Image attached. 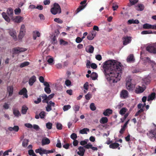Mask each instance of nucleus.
I'll return each instance as SVG.
<instances>
[{"label":"nucleus","mask_w":156,"mask_h":156,"mask_svg":"<svg viewBox=\"0 0 156 156\" xmlns=\"http://www.w3.org/2000/svg\"><path fill=\"white\" fill-rule=\"evenodd\" d=\"M103 67L106 78L110 84L120 80L123 67L120 63L115 60L108 61L104 63Z\"/></svg>","instance_id":"f257e3e1"},{"label":"nucleus","mask_w":156,"mask_h":156,"mask_svg":"<svg viewBox=\"0 0 156 156\" xmlns=\"http://www.w3.org/2000/svg\"><path fill=\"white\" fill-rule=\"evenodd\" d=\"M51 13L54 15L59 14L61 12V10L60 6L57 3H55L54 4L53 7L50 10Z\"/></svg>","instance_id":"f03ea898"},{"label":"nucleus","mask_w":156,"mask_h":156,"mask_svg":"<svg viewBox=\"0 0 156 156\" xmlns=\"http://www.w3.org/2000/svg\"><path fill=\"white\" fill-rule=\"evenodd\" d=\"M147 134L149 138H154V140L156 141V128L150 130L147 133Z\"/></svg>","instance_id":"7ed1b4c3"},{"label":"nucleus","mask_w":156,"mask_h":156,"mask_svg":"<svg viewBox=\"0 0 156 156\" xmlns=\"http://www.w3.org/2000/svg\"><path fill=\"white\" fill-rule=\"evenodd\" d=\"M87 0H84L82 1L80 3V4L81 5L79 6L76 10L77 13L79 12L81 10L83 9L87 5Z\"/></svg>","instance_id":"20e7f679"},{"label":"nucleus","mask_w":156,"mask_h":156,"mask_svg":"<svg viewBox=\"0 0 156 156\" xmlns=\"http://www.w3.org/2000/svg\"><path fill=\"white\" fill-rule=\"evenodd\" d=\"M154 46H154H148L146 48L147 51L151 53L156 54V48Z\"/></svg>","instance_id":"39448f33"},{"label":"nucleus","mask_w":156,"mask_h":156,"mask_svg":"<svg viewBox=\"0 0 156 156\" xmlns=\"http://www.w3.org/2000/svg\"><path fill=\"white\" fill-rule=\"evenodd\" d=\"M47 106L46 107V111L49 112L52 110L51 107H55V103L52 102L51 101H50L47 103Z\"/></svg>","instance_id":"423d86ee"},{"label":"nucleus","mask_w":156,"mask_h":156,"mask_svg":"<svg viewBox=\"0 0 156 156\" xmlns=\"http://www.w3.org/2000/svg\"><path fill=\"white\" fill-rule=\"evenodd\" d=\"M132 37L126 36L122 38L123 40V44L126 45L130 43L132 40Z\"/></svg>","instance_id":"0eeeda50"},{"label":"nucleus","mask_w":156,"mask_h":156,"mask_svg":"<svg viewBox=\"0 0 156 156\" xmlns=\"http://www.w3.org/2000/svg\"><path fill=\"white\" fill-rule=\"evenodd\" d=\"M146 61L152 66V67L154 69L156 68V63L154 61L151 60L149 57H146Z\"/></svg>","instance_id":"6e6552de"},{"label":"nucleus","mask_w":156,"mask_h":156,"mask_svg":"<svg viewBox=\"0 0 156 156\" xmlns=\"http://www.w3.org/2000/svg\"><path fill=\"white\" fill-rule=\"evenodd\" d=\"M146 61L152 66V67L154 69L156 68V63L154 61L151 60L149 57H146Z\"/></svg>","instance_id":"1a4fd4ad"},{"label":"nucleus","mask_w":156,"mask_h":156,"mask_svg":"<svg viewBox=\"0 0 156 156\" xmlns=\"http://www.w3.org/2000/svg\"><path fill=\"white\" fill-rule=\"evenodd\" d=\"M9 34L14 39L15 41L17 40L16 33V31L13 29L10 30L9 31Z\"/></svg>","instance_id":"9d476101"},{"label":"nucleus","mask_w":156,"mask_h":156,"mask_svg":"<svg viewBox=\"0 0 156 156\" xmlns=\"http://www.w3.org/2000/svg\"><path fill=\"white\" fill-rule=\"evenodd\" d=\"M13 21L16 23H19L21 22L23 20L24 18L23 17L20 16H16L15 17H13L12 18Z\"/></svg>","instance_id":"9b49d317"},{"label":"nucleus","mask_w":156,"mask_h":156,"mask_svg":"<svg viewBox=\"0 0 156 156\" xmlns=\"http://www.w3.org/2000/svg\"><path fill=\"white\" fill-rule=\"evenodd\" d=\"M128 92L126 90H123L121 92L120 97L122 98L125 99L128 97Z\"/></svg>","instance_id":"f8f14e48"},{"label":"nucleus","mask_w":156,"mask_h":156,"mask_svg":"<svg viewBox=\"0 0 156 156\" xmlns=\"http://www.w3.org/2000/svg\"><path fill=\"white\" fill-rule=\"evenodd\" d=\"M145 90V88L140 86H138L136 88L135 92L136 94H140L143 93Z\"/></svg>","instance_id":"ddd939ff"},{"label":"nucleus","mask_w":156,"mask_h":156,"mask_svg":"<svg viewBox=\"0 0 156 156\" xmlns=\"http://www.w3.org/2000/svg\"><path fill=\"white\" fill-rule=\"evenodd\" d=\"M36 81V77L34 76H32L29 79L28 83L30 86H32Z\"/></svg>","instance_id":"4468645a"},{"label":"nucleus","mask_w":156,"mask_h":156,"mask_svg":"<svg viewBox=\"0 0 156 156\" xmlns=\"http://www.w3.org/2000/svg\"><path fill=\"white\" fill-rule=\"evenodd\" d=\"M79 151L77 152V154L78 155L80 156H83L85 150L83 147L80 146L78 148Z\"/></svg>","instance_id":"2eb2a0df"},{"label":"nucleus","mask_w":156,"mask_h":156,"mask_svg":"<svg viewBox=\"0 0 156 156\" xmlns=\"http://www.w3.org/2000/svg\"><path fill=\"white\" fill-rule=\"evenodd\" d=\"M7 91L8 93L9 96L12 95L13 92V87L12 86H9L7 87Z\"/></svg>","instance_id":"dca6fc26"},{"label":"nucleus","mask_w":156,"mask_h":156,"mask_svg":"<svg viewBox=\"0 0 156 156\" xmlns=\"http://www.w3.org/2000/svg\"><path fill=\"white\" fill-rule=\"evenodd\" d=\"M119 144L117 143H112L110 144L109 147L110 148L113 149H116L118 148V149H120V148L119 147Z\"/></svg>","instance_id":"f3484780"},{"label":"nucleus","mask_w":156,"mask_h":156,"mask_svg":"<svg viewBox=\"0 0 156 156\" xmlns=\"http://www.w3.org/2000/svg\"><path fill=\"white\" fill-rule=\"evenodd\" d=\"M13 113L14 115L16 117H18L21 115V114L18 109L15 108H12Z\"/></svg>","instance_id":"a211bd4d"},{"label":"nucleus","mask_w":156,"mask_h":156,"mask_svg":"<svg viewBox=\"0 0 156 156\" xmlns=\"http://www.w3.org/2000/svg\"><path fill=\"white\" fill-rule=\"evenodd\" d=\"M112 113V110L109 108L107 109L103 112V115L105 116H109Z\"/></svg>","instance_id":"6ab92c4d"},{"label":"nucleus","mask_w":156,"mask_h":156,"mask_svg":"<svg viewBox=\"0 0 156 156\" xmlns=\"http://www.w3.org/2000/svg\"><path fill=\"white\" fill-rule=\"evenodd\" d=\"M94 47L91 45H89L88 47L86 48V51L89 53H92L94 51Z\"/></svg>","instance_id":"aec40b11"},{"label":"nucleus","mask_w":156,"mask_h":156,"mask_svg":"<svg viewBox=\"0 0 156 156\" xmlns=\"http://www.w3.org/2000/svg\"><path fill=\"white\" fill-rule=\"evenodd\" d=\"M127 62H133L135 61L134 56L133 54H130L128 56L126 59Z\"/></svg>","instance_id":"412c9836"},{"label":"nucleus","mask_w":156,"mask_h":156,"mask_svg":"<svg viewBox=\"0 0 156 156\" xmlns=\"http://www.w3.org/2000/svg\"><path fill=\"white\" fill-rule=\"evenodd\" d=\"M135 85L132 84V83H126V87L127 89L129 90L132 91L133 90L134 87Z\"/></svg>","instance_id":"4be33fe9"},{"label":"nucleus","mask_w":156,"mask_h":156,"mask_svg":"<svg viewBox=\"0 0 156 156\" xmlns=\"http://www.w3.org/2000/svg\"><path fill=\"white\" fill-rule=\"evenodd\" d=\"M136 9L138 11H142L144 9V5L142 4H138L137 6H136Z\"/></svg>","instance_id":"5701e85b"},{"label":"nucleus","mask_w":156,"mask_h":156,"mask_svg":"<svg viewBox=\"0 0 156 156\" xmlns=\"http://www.w3.org/2000/svg\"><path fill=\"white\" fill-rule=\"evenodd\" d=\"M7 13L9 16L12 19L13 16V11L12 9L10 8L7 10Z\"/></svg>","instance_id":"b1692460"},{"label":"nucleus","mask_w":156,"mask_h":156,"mask_svg":"<svg viewBox=\"0 0 156 156\" xmlns=\"http://www.w3.org/2000/svg\"><path fill=\"white\" fill-rule=\"evenodd\" d=\"M50 142V140L47 138H45L42 139L41 141L42 145L48 144Z\"/></svg>","instance_id":"393cba45"},{"label":"nucleus","mask_w":156,"mask_h":156,"mask_svg":"<svg viewBox=\"0 0 156 156\" xmlns=\"http://www.w3.org/2000/svg\"><path fill=\"white\" fill-rule=\"evenodd\" d=\"M40 97H41L43 99V100L42 101V102L43 103H48V101L47 96L46 94H42L41 95Z\"/></svg>","instance_id":"a878e982"},{"label":"nucleus","mask_w":156,"mask_h":156,"mask_svg":"<svg viewBox=\"0 0 156 156\" xmlns=\"http://www.w3.org/2000/svg\"><path fill=\"white\" fill-rule=\"evenodd\" d=\"M33 38L34 40H35L37 37H39L40 36V33L37 31H34L33 33Z\"/></svg>","instance_id":"bb28decb"},{"label":"nucleus","mask_w":156,"mask_h":156,"mask_svg":"<svg viewBox=\"0 0 156 156\" xmlns=\"http://www.w3.org/2000/svg\"><path fill=\"white\" fill-rule=\"evenodd\" d=\"M19 129V127L17 126H15L13 127H10L8 128V129L10 131L13 130L15 132H18Z\"/></svg>","instance_id":"cd10ccee"},{"label":"nucleus","mask_w":156,"mask_h":156,"mask_svg":"<svg viewBox=\"0 0 156 156\" xmlns=\"http://www.w3.org/2000/svg\"><path fill=\"white\" fill-rule=\"evenodd\" d=\"M108 121V119L106 117H102L100 120L101 123L104 124L107 123Z\"/></svg>","instance_id":"c85d7f7f"},{"label":"nucleus","mask_w":156,"mask_h":156,"mask_svg":"<svg viewBox=\"0 0 156 156\" xmlns=\"http://www.w3.org/2000/svg\"><path fill=\"white\" fill-rule=\"evenodd\" d=\"M143 28L144 29H152L153 25L146 23L143 25Z\"/></svg>","instance_id":"c756f323"},{"label":"nucleus","mask_w":156,"mask_h":156,"mask_svg":"<svg viewBox=\"0 0 156 156\" xmlns=\"http://www.w3.org/2000/svg\"><path fill=\"white\" fill-rule=\"evenodd\" d=\"M155 94L154 93H152L149 95L147 98V101H149L151 100H153L155 98Z\"/></svg>","instance_id":"7c9ffc66"},{"label":"nucleus","mask_w":156,"mask_h":156,"mask_svg":"<svg viewBox=\"0 0 156 156\" xmlns=\"http://www.w3.org/2000/svg\"><path fill=\"white\" fill-rule=\"evenodd\" d=\"M2 15L4 19L7 22H9L10 21V19L7 15L6 13L5 12H3L2 14Z\"/></svg>","instance_id":"2f4dec72"},{"label":"nucleus","mask_w":156,"mask_h":156,"mask_svg":"<svg viewBox=\"0 0 156 156\" xmlns=\"http://www.w3.org/2000/svg\"><path fill=\"white\" fill-rule=\"evenodd\" d=\"M97 74L95 72H93L90 75V77L93 80H96L98 77Z\"/></svg>","instance_id":"473e14b6"},{"label":"nucleus","mask_w":156,"mask_h":156,"mask_svg":"<svg viewBox=\"0 0 156 156\" xmlns=\"http://www.w3.org/2000/svg\"><path fill=\"white\" fill-rule=\"evenodd\" d=\"M19 48V47H17L13 48L12 49L13 54H17L20 53Z\"/></svg>","instance_id":"72a5a7b5"},{"label":"nucleus","mask_w":156,"mask_h":156,"mask_svg":"<svg viewBox=\"0 0 156 156\" xmlns=\"http://www.w3.org/2000/svg\"><path fill=\"white\" fill-rule=\"evenodd\" d=\"M27 89L25 88H23L22 89L20 90L19 92V94L20 95H23L25 93H27Z\"/></svg>","instance_id":"f704fd0d"},{"label":"nucleus","mask_w":156,"mask_h":156,"mask_svg":"<svg viewBox=\"0 0 156 156\" xmlns=\"http://www.w3.org/2000/svg\"><path fill=\"white\" fill-rule=\"evenodd\" d=\"M28 109V108L25 105L23 106L22 108V113L23 114H26Z\"/></svg>","instance_id":"c9c22d12"},{"label":"nucleus","mask_w":156,"mask_h":156,"mask_svg":"<svg viewBox=\"0 0 156 156\" xmlns=\"http://www.w3.org/2000/svg\"><path fill=\"white\" fill-rule=\"evenodd\" d=\"M89 130L87 128H84L80 131V133L82 134H87V131L89 132Z\"/></svg>","instance_id":"e433bc0d"},{"label":"nucleus","mask_w":156,"mask_h":156,"mask_svg":"<svg viewBox=\"0 0 156 156\" xmlns=\"http://www.w3.org/2000/svg\"><path fill=\"white\" fill-rule=\"evenodd\" d=\"M28 139H24L23 141L22 146L24 147H26L28 145V142H29Z\"/></svg>","instance_id":"4c0bfd02"},{"label":"nucleus","mask_w":156,"mask_h":156,"mask_svg":"<svg viewBox=\"0 0 156 156\" xmlns=\"http://www.w3.org/2000/svg\"><path fill=\"white\" fill-rule=\"evenodd\" d=\"M29 64H30V63L28 62H24L23 63H21L20 66V67L21 68H23L25 66H28L29 65Z\"/></svg>","instance_id":"58836bf2"},{"label":"nucleus","mask_w":156,"mask_h":156,"mask_svg":"<svg viewBox=\"0 0 156 156\" xmlns=\"http://www.w3.org/2000/svg\"><path fill=\"white\" fill-rule=\"evenodd\" d=\"M127 111V109L125 108H122L119 111V114L121 115H123L125 114Z\"/></svg>","instance_id":"ea45409f"},{"label":"nucleus","mask_w":156,"mask_h":156,"mask_svg":"<svg viewBox=\"0 0 156 156\" xmlns=\"http://www.w3.org/2000/svg\"><path fill=\"white\" fill-rule=\"evenodd\" d=\"M25 33V32H23L22 31L21 32H20L19 34L18 37L19 39V40L22 39L24 36Z\"/></svg>","instance_id":"a19ab883"},{"label":"nucleus","mask_w":156,"mask_h":156,"mask_svg":"<svg viewBox=\"0 0 156 156\" xmlns=\"http://www.w3.org/2000/svg\"><path fill=\"white\" fill-rule=\"evenodd\" d=\"M153 34V32L151 30H144L142 31L141 32V34Z\"/></svg>","instance_id":"79ce46f5"},{"label":"nucleus","mask_w":156,"mask_h":156,"mask_svg":"<svg viewBox=\"0 0 156 156\" xmlns=\"http://www.w3.org/2000/svg\"><path fill=\"white\" fill-rule=\"evenodd\" d=\"M90 109L93 111H95L96 109V107L95 106V105H94V104L92 103H91L90 106Z\"/></svg>","instance_id":"37998d69"},{"label":"nucleus","mask_w":156,"mask_h":156,"mask_svg":"<svg viewBox=\"0 0 156 156\" xmlns=\"http://www.w3.org/2000/svg\"><path fill=\"white\" fill-rule=\"evenodd\" d=\"M21 12V9L19 8L16 9L14 10V12L16 15H19Z\"/></svg>","instance_id":"c03bdc74"},{"label":"nucleus","mask_w":156,"mask_h":156,"mask_svg":"<svg viewBox=\"0 0 156 156\" xmlns=\"http://www.w3.org/2000/svg\"><path fill=\"white\" fill-rule=\"evenodd\" d=\"M52 43H53L55 44L57 42V41L56 40V36L55 34H54L52 35Z\"/></svg>","instance_id":"a18cd8bd"},{"label":"nucleus","mask_w":156,"mask_h":156,"mask_svg":"<svg viewBox=\"0 0 156 156\" xmlns=\"http://www.w3.org/2000/svg\"><path fill=\"white\" fill-rule=\"evenodd\" d=\"M52 123L48 122L46 124V126L48 129H51L52 127Z\"/></svg>","instance_id":"49530a36"},{"label":"nucleus","mask_w":156,"mask_h":156,"mask_svg":"<svg viewBox=\"0 0 156 156\" xmlns=\"http://www.w3.org/2000/svg\"><path fill=\"white\" fill-rule=\"evenodd\" d=\"M49 87H45L44 89V91L48 94H49L51 92V89Z\"/></svg>","instance_id":"de8ad7c7"},{"label":"nucleus","mask_w":156,"mask_h":156,"mask_svg":"<svg viewBox=\"0 0 156 156\" xmlns=\"http://www.w3.org/2000/svg\"><path fill=\"white\" fill-rule=\"evenodd\" d=\"M70 108H71V106L69 105H65L63 106V110L64 111H66L68 110V109H70Z\"/></svg>","instance_id":"09e8293b"},{"label":"nucleus","mask_w":156,"mask_h":156,"mask_svg":"<svg viewBox=\"0 0 156 156\" xmlns=\"http://www.w3.org/2000/svg\"><path fill=\"white\" fill-rule=\"evenodd\" d=\"M54 21L58 23H63V21L58 18H55Z\"/></svg>","instance_id":"8fccbe9b"},{"label":"nucleus","mask_w":156,"mask_h":156,"mask_svg":"<svg viewBox=\"0 0 156 156\" xmlns=\"http://www.w3.org/2000/svg\"><path fill=\"white\" fill-rule=\"evenodd\" d=\"M22 31L24 32H26L25 27L24 24L22 25L21 26L20 32Z\"/></svg>","instance_id":"3c124183"},{"label":"nucleus","mask_w":156,"mask_h":156,"mask_svg":"<svg viewBox=\"0 0 156 156\" xmlns=\"http://www.w3.org/2000/svg\"><path fill=\"white\" fill-rule=\"evenodd\" d=\"M57 141V143L56 144V147L58 148H61L62 147V146L60 140L58 139Z\"/></svg>","instance_id":"603ef678"},{"label":"nucleus","mask_w":156,"mask_h":156,"mask_svg":"<svg viewBox=\"0 0 156 156\" xmlns=\"http://www.w3.org/2000/svg\"><path fill=\"white\" fill-rule=\"evenodd\" d=\"M70 137L71 139H73V140H75L77 137V135L74 133H73L70 136Z\"/></svg>","instance_id":"864d4df0"},{"label":"nucleus","mask_w":156,"mask_h":156,"mask_svg":"<svg viewBox=\"0 0 156 156\" xmlns=\"http://www.w3.org/2000/svg\"><path fill=\"white\" fill-rule=\"evenodd\" d=\"M60 43L61 44H62L64 45H66L68 44V42L63 40L61 39L60 40Z\"/></svg>","instance_id":"5fc2aeb1"},{"label":"nucleus","mask_w":156,"mask_h":156,"mask_svg":"<svg viewBox=\"0 0 156 156\" xmlns=\"http://www.w3.org/2000/svg\"><path fill=\"white\" fill-rule=\"evenodd\" d=\"M144 111V110L143 108L140 109L139 111H138L136 113L135 115V116H138L141 113L143 112Z\"/></svg>","instance_id":"6e6d98bb"},{"label":"nucleus","mask_w":156,"mask_h":156,"mask_svg":"<svg viewBox=\"0 0 156 156\" xmlns=\"http://www.w3.org/2000/svg\"><path fill=\"white\" fill-rule=\"evenodd\" d=\"M39 116L41 119L44 118L45 116V112L44 111L41 112L39 114Z\"/></svg>","instance_id":"4d7b16f0"},{"label":"nucleus","mask_w":156,"mask_h":156,"mask_svg":"<svg viewBox=\"0 0 156 156\" xmlns=\"http://www.w3.org/2000/svg\"><path fill=\"white\" fill-rule=\"evenodd\" d=\"M86 99L87 100H89L92 97V95L91 94H89V93L87 94L85 96Z\"/></svg>","instance_id":"13d9d810"},{"label":"nucleus","mask_w":156,"mask_h":156,"mask_svg":"<svg viewBox=\"0 0 156 156\" xmlns=\"http://www.w3.org/2000/svg\"><path fill=\"white\" fill-rule=\"evenodd\" d=\"M65 84L67 86H69L71 84V81L69 80H67L65 82Z\"/></svg>","instance_id":"bf43d9fd"},{"label":"nucleus","mask_w":156,"mask_h":156,"mask_svg":"<svg viewBox=\"0 0 156 156\" xmlns=\"http://www.w3.org/2000/svg\"><path fill=\"white\" fill-rule=\"evenodd\" d=\"M94 37L93 36V35L92 34H89L87 36V38L88 40H92Z\"/></svg>","instance_id":"052dcab7"},{"label":"nucleus","mask_w":156,"mask_h":156,"mask_svg":"<svg viewBox=\"0 0 156 156\" xmlns=\"http://www.w3.org/2000/svg\"><path fill=\"white\" fill-rule=\"evenodd\" d=\"M80 106L77 105H75L73 108V109L76 112L79 110Z\"/></svg>","instance_id":"680f3d73"},{"label":"nucleus","mask_w":156,"mask_h":156,"mask_svg":"<svg viewBox=\"0 0 156 156\" xmlns=\"http://www.w3.org/2000/svg\"><path fill=\"white\" fill-rule=\"evenodd\" d=\"M129 1L131 5H134L138 2L137 0H129Z\"/></svg>","instance_id":"e2e57ef3"},{"label":"nucleus","mask_w":156,"mask_h":156,"mask_svg":"<svg viewBox=\"0 0 156 156\" xmlns=\"http://www.w3.org/2000/svg\"><path fill=\"white\" fill-rule=\"evenodd\" d=\"M56 127L58 129H62V125L61 124L58 123L56 125Z\"/></svg>","instance_id":"0e129e2a"},{"label":"nucleus","mask_w":156,"mask_h":156,"mask_svg":"<svg viewBox=\"0 0 156 156\" xmlns=\"http://www.w3.org/2000/svg\"><path fill=\"white\" fill-rule=\"evenodd\" d=\"M54 95V94H52L49 95L48 96H47L48 101H49L52 98Z\"/></svg>","instance_id":"69168bd1"},{"label":"nucleus","mask_w":156,"mask_h":156,"mask_svg":"<svg viewBox=\"0 0 156 156\" xmlns=\"http://www.w3.org/2000/svg\"><path fill=\"white\" fill-rule=\"evenodd\" d=\"M95 58L98 61H100L102 59V57L101 55H96Z\"/></svg>","instance_id":"338daca9"},{"label":"nucleus","mask_w":156,"mask_h":156,"mask_svg":"<svg viewBox=\"0 0 156 156\" xmlns=\"http://www.w3.org/2000/svg\"><path fill=\"white\" fill-rule=\"evenodd\" d=\"M82 41V40L80 37H77L76 39V42L78 43H80Z\"/></svg>","instance_id":"774afa93"}]
</instances>
